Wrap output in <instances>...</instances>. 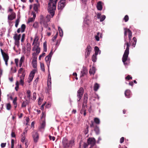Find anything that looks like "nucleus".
I'll return each mask as SVG.
<instances>
[{"mask_svg":"<svg viewBox=\"0 0 148 148\" xmlns=\"http://www.w3.org/2000/svg\"><path fill=\"white\" fill-rule=\"evenodd\" d=\"M42 102V100L41 99L40 97L38 98V104L39 105H40Z\"/></svg>","mask_w":148,"mask_h":148,"instance_id":"nucleus-53","label":"nucleus"},{"mask_svg":"<svg viewBox=\"0 0 148 148\" xmlns=\"http://www.w3.org/2000/svg\"><path fill=\"white\" fill-rule=\"evenodd\" d=\"M51 76L49 75L48 79L47 81V88L45 90V92L46 93H49L51 89Z\"/></svg>","mask_w":148,"mask_h":148,"instance_id":"nucleus-4","label":"nucleus"},{"mask_svg":"<svg viewBox=\"0 0 148 148\" xmlns=\"http://www.w3.org/2000/svg\"><path fill=\"white\" fill-rule=\"evenodd\" d=\"M6 145V143H1V146L2 147H3V148Z\"/></svg>","mask_w":148,"mask_h":148,"instance_id":"nucleus-63","label":"nucleus"},{"mask_svg":"<svg viewBox=\"0 0 148 148\" xmlns=\"http://www.w3.org/2000/svg\"><path fill=\"white\" fill-rule=\"evenodd\" d=\"M26 47L28 50H30L31 49L30 44L29 43H27Z\"/></svg>","mask_w":148,"mask_h":148,"instance_id":"nucleus-50","label":"nucleus"},{"mask_svg":"<svg viewBox=\"0 0 148 148\" xmlns=\"http://www.w3.org/2000/svg\"><path fill=\"white\" fill-rule=\"evenodd\" d=\"M23 73H24L25 75V70L23 68H21L18 71V74L22 73V75L23 74Z\"/></svg>","mask_w":148,"mask_h":148,"instance_id":"nucleus-34","label":"nucleus"},{"mask_svg":"<svg viewBox=\"0 0 148 148\" xmlns=\"http://www.w3.org/2000/svg\"><path fill=\"white\" fill-rule=\"evenodd\" d=\"M100 121H91L90 126L91 127H94L95 126L96 124H99Z\"/></svg>","mask_w":148,"mask_h":148,"instance_id":"nucleus-19","label":"nucleus"},{"mask_svg":"<svg viewBox=\"0 0 148 148\" xmlns=\"http://www.w3.org/2000/svg\"><path fill=\"white\" fill-rule=\"evenodd\" d=\"M20 17L19 18H18L17 19H16V21L15 22V26L16 27H18V25L19 22L20 21Z\"/></svg>","mask_w":148,"mask_h":148,"instance_id":"nucleus-42","label":"nucleus"},{"mask_svg":"<svg viewBox=\"0 0 148 148\" xmlns=\"http://www.w3.org/2000/svg\"><path fill=\"white\" fill-rule=\"evenodd\" d=\"M36 92H34L33 93V100H35L36 98Z\"/></svg>","mask_w":148,"mask_h":148,"instance_id":"nucleus-51","label":"nucleus"},{"mask_svg":"<svg viewBox=\"0 0 148 148\" xmlns=\"http://www.w3.org/2000/svg\"><path fill=\"white\" fill-rule=\"evenodd\" d=\"M16 17V14L15 13H12L11 14L8 16V19L10 20H12Z\"/></svg>","mask_w":148,"mask_h":148,"instance_id":"nucleus-17","label":"nucleus"},{"mask_svg":"<svg viewBox=\"0 0 148 148\" xmlns=\"http://www.w3.org/2000/svg\"><path fill=\"white\" fill-rule=\"evenodd\" d=\"M58 30L59 31L60 36L62 37L63 36V32L62 29L60 27H58Z\"/></svg>","mask_w":148,"mask_h":148,"instance_id":"nucleus-40","label":"nucleus"},{"mask_svg":"<svg viewBox=\"0 0 148 148\" xmlns=\"http://www.w3.org/2000/svg\"><path fill=\"white\" fill-rule=\"evenodd\" d=\"M45 53H42L40 55L39 57V60H41V57H42V56H45Z\"/></svg>","mask_w":148,"mask_h":148,"instance_id":"nucleus-56","label":"nucleus"},{"mask_svg":"<svg viewBox=\"0 0 148 148\" xmlns=\"http://www.w3.org/2000/svg\"><path fill=\"white\" fill-rule=\"evenodd\" d=\"M38 23L37 22H35L34 24H33V27L35 28H37L38 27Z\"/></svg>","mask_w":148,"mask_h":148,"instance_id":"nucleus-44","label":"nucleus"},{"mask_svg":"<svg viewBox=\"0 0 148 148\" xmlns=\"http://www.w3.org/2000/svg\"><path fill=\"white\" fill-rule=\"evenodd\" d=\"M95 68L94 67H92L89 71V73L90 74H94L95 73Z\"/></svg>","mask_w":148,"mask_h":148,"instance_id":"nucleus-28","label":"nucleus"},{"mask_svg":"<svg viewBox=\"0 0 148 148\" xmlns=\"http://www.w3.org/2000/svg\"><path fill=\"white\" fill-rule=\"evenodd\" d=\"M125 79L127 80H130V79H132V78L130 75H128L126 77H125Z\"/></svg>","mask_w":148,"mask_h":148,"instance_id":"nucleus-49","label":"nucleus"},{"mask_svg":"<svg viewBox=\"0 0 148 148\" xmlns=\"http://www.w3.org/2000/svg\"><path fill=\"white\" fill-rule=\"evenodd\" d=\"M129 18L127 15H126L123 18V20L125 22L129 20Z\"/></svg>","mask_w":148,"mask_h":148,"instance_id":"nucleus-45","label":"nucleus"},{"mask_svg":"<svg viewBox=\"0 0 148 148\" xmlns=\"http://www.w3.org/2000/svg\"><path fill=\"white\" fill-rule=\"evenodd\" d=\"M11 106L10 103H8L7 104L6 108L8 110H10L11 109Z\"/></svg>","mask_w":148,"mask_h":148,"instance_id":"nucleus-47","label":"nucleus"},{"mask_svg":"<svg viewBox=\"0 0 148 148\" xmlns=\"http://www.w3.org/2000/svg\"><path fill=\"white\" fill-rule=\"evenodd\" d=\"M84 90L83 88L80 87L78 90L77 94V101H79L81 99L84 93Z\"/></svg>","mask_w":148,"mask_h":148,"instance_id":"nucleus-5","label":"nucleus"},{"mask_svg":"<svg viewBox=\"0 0 148 148\" xmlns=\"http://www.w3.org/2000/svg\"><path fill=\"white\" fill-rule=\"evenodd\" d=\"M58 34V32H57L55 35L52 38V40L53 41H54V40L57 38Z\"/></svg>","mask_w":148,"mask_h":148,"instance_id":"nucleus-52","label":"nucleus"},{"mask_svg":"<svg viewBox=\"0 0 148 148\" xmlns=\"http://www.w3.org/2000/svg\"><path fill=\"white\" fill-rule=\"evenodd\" d=\"M27 132V131H26L25 132H24L22 134L21 136V142H23L25 138V134Z\"/></svg>","mask_w":148,"mask_h":148,"instance_id":"nucleus-26","label":"nucleus"},{"mask_svg":"<svg viewBox=\"0 0 148 148\" xmlns=\"http://www.w3.org/2000/svg\"><path fill=\"white\" fill-rule=\"evenodd\" d=\"M37 59L34 58V59H33L32 62L33 67L35 69L37 68Z\"/></svg>","mask_w":148,"mask_h":148,"instance_id":"nucleus-20","label":"nucleus"},{"mask_svg":"<svg viewBox=\"0 0 148 148\" xmlns=\"http://www.w3.org/2000/svg\"><path fill=\"white\" fill-rule=\"evenodd\" d=\"M62 143L63 148H69L74 145L75 140L72 138L69 141L67 138L64 137L63 139Z\"/></svg>","mask_w":148,"mask_h":148,"instance_id":"nucleus-3","label":"nucleus"},{"mask_svg":"<svg viewBox=\"0 0 148 148\" xmlns=\"http://www.w3.org/2000/svg\"><path fill=\"white\" fill-rule=\"evenodd\" d=\"M40 66L41 69V70L43 72H45V66L44 64L43 63H40Z\"/></svg>","mask_w":148,"mask_h":148,"instance_id":"nucleus-37","label":"nucleus"},{"mask_svg":"<svg viewBox=\"0 0 148 148\" xmlns=\"http://www.w3.org/2000/svg\"><path fill=\"white\" fill-rule=\"evenodd\" d=\"M17 97H15L13 99V103L14 105V107L16 109L17 106Z\"/></svg>","mask_w":148,"mask_h":148,"instance_id":"nucleus-24","label":"nucleus"},{"mask_svg":"<svg viewBox=\"0 0 148 148\" xmlns=\"http://www.w3.org/2000/svg\"><path fill=\"white\" fill-rule=\"evenodd\" d=\"M21 36V34H19L18 35L17 34H14L13 37V38L15 40L19 41Z\"/></svg>","mask_w":148,"mask_h":148,"instance_id":"nucleus-22","label":"nucleus"},{"mask_svg":"<svg viewBox=\"0 0 148 148\" xmlns=\"http://www.w3.org/2000/svg\"><path fill=\"white\" fill-rule=\"evenodd\" d=\"M99 84L96 83L95 84L94 87V90L95 91H97L99 88Z\"/></svg>","mask_w":148,"mask_h":148,"instance_id":"nucleus-35","label":"nucleus"},{"mask_svg":"<svg viewBox=\"0 0 148 148\" xmlns=\"http://www.w3.org/2000/svg\"><path fill=\"white\" fill-rule=\"evenodd\" d=\"M95 55H97L99 52V53H100L101 51L99 50V48L97 46L95 47Z\"/></svg>","mask_w":148,"mask_h":148,"instance_id":"nucleus-31","label":"nucleus"},{"mask_svg":"<svg viewBox=\"0 0 148 148\" xmlns=\"http://www.w3.org/2000/svg\"><path fill=\"white\" fill-rule=\"evenodd\" d=\"M26 28V26L24 24H22L21 26V28H19L17 30V32L18 33H19L21 32H23L25 31V29Z\"/></svg>","mask_w":148,"mask_h":148,"instance_id":"nucleus-14","label":"nucleus"},{"mask_svg":"<svg viewBox=\"0 0 148 148\" xmlns=\"http://www.w3.org/2000/svg\"><path fill=\"white\" fill-rule=\"evenodd\" d=\"M58 1V0H49L48 1V11L52 17H53L55 14Z\"/></svg>","mask_w":148,"mask_h":148,"instance_id":"nucleus-2","label":"nucleus"},{"mask_svg":"<svg viewBox=\"0 0 148 148\" xmlns=\"http://www.w3.org/2000/svg\"><path fill=\"white\" fill-rule=\"evenodd\" d=\"M124 138L123 137H122L120 139V143H122L124 141Z\"/></svg>","mask_w":148,"mask_h":148,"instance_id":"nucleus-59","label":"nucleus"},{"mask_svg":"<svg viewBox=\"0 0 148 148\" xmlns=\"http://www.w3.org/2000/svg\"><path fill=\"white\" fill-rule=\"evenodd\" d=\"M36 71V69L35 70H33L30 73L29 75V77H32L33 78L34 77L35 73V72Z\"/></svg>","mask_w":148,"mask_h":148,"instance_id":"nucleus-33","label":"nucleus"},{"mask_svg":"<svg viewBox=\"0 0 148 148\" xmlns=\"http://www.w3.org/2000/svg\"><path fill=\"white\" fill-rule=\"evenodd\" d=\"M94 131H95L97 134H98L99 133V128L97 125L95 126L94 129Z\"/></svg>","mask_w":148,"mask_h":148,"instance_id":"nucleus-41","label":"nucleus"},{"mask_svg":"<svg viewBox=\"0 0 148 148\" xmlns=\"http://www.w3.org/2000/svg\"><path fill=\"white\" fill-rule=\"evenodd\" d=\"M102 2L101 1L98 2L97 5V8L98 10L101 11L102 9Z\"/></svg>","mask_w":148,"mask_h":148,"instance_id":"nucleus-18","label":"nucleus"},{"mask_svg":"<svg viewBox=\"0 0 148 148\" xmlns=\"http://www.w3.org/2000/svg\"><path fill=\"white\" fill-rule=\"evenodd\" d=\"M66 5V0H61L58 3V9L62 10Z\"/></svg>","mask_w":148,"mask_h":148,"instance_id":"nucleus-7","label":"nucleus"},{"mask_svg":"<svg viewBox=\"0 0 148 148\" xmlns=\"http://www.w3.org/2000/svg\"><path fill=\"white\" fill-rule=\"evenodd\" d=\"M137 41V40L135 37H134L132 41V46L133 47H135Z\"/></svg>","mask_w":148,"mask_h":148,"instance_id":"nucleus-32","label":"nucleus"},{"mask_svg":"<svg viewBox=\"0 0 148 148\" xmlns=\"http://www.w3.org/2000/svg\"><path fill=\"white\" fill-rule=\"evenodd\" d=\"M35 19L33 18H31L28 19V23L32 22L34 21Z\"/></svg>","mask_w":148,"mask_h":148,"instance_id":"nucleus-48","label":"nucleus"},{"mask_svg":"<svg viewBox=\"0 0 148 148\" xmlns=\"http://www.w3.org/2000/svg\"><path fill=\"white\" fill-rule=\"evenodd\" d=\"M40 7V5L39 3L34 4V10L35 12H36V13L38 12V9Z\"/></svg>","mask_w":148,"mask_h":148,"instance_id":"nucleus-21","label":"nucleus"},{"mask_svg":"<svg viewBox=\"0 0 148 148\" xmlns=\"http://www.w3.org/2000/svg\"><path fill=\"white\" fill-rule=\"evenodd\" d=\"M88 99V95L86 93H85L83 101L82 103V108H85L86 106Z\"/></svg>","mask_w":148,"mask_h":148,"instance_id":"nucleus-10","label":"nucleus"},{"mask_svg":"<svg viewBox=\"0 0 148 148\" xmlns=\"http://www.w3.org/2000/svg\"><path fill=\"white\" fill-rule=\"evenodd\" d=\"M29 104V103L27 101V100L26 99V100L25 101H23V102L21 106V107L22 108H25L26 106L28 105Z\"/></svg>","mask_w":148,"mask_h":148,"instance_id":"nucleus-25","label":"nucleus"},{"mask_svg":"<svg viewBox=\"0 0 148 148\" xmlns=\"http://www.w3.org/2000/svg\"><path fill=\"white\" fill-rule=\"evenodd\" d=\"M33 78L29 77L28 78L27 82L28 83H30L32 80Z\"/></svg>","mask_w":148,"mask_h":148,"instance_id":"nucleus-57","label":"nucleus"},{"mask_svg":"<svg viewBox=\"0 0 148 148\" xmlns=\"http://www.w3.org/2000/svg\"><path fill=\"white\" fill-rule=\"evenodd\" d=\"M91 47L90 46L88 45H87L86 48L85 49V57L87 58V57L89 56L91 51Z\"/></svg>","mask_w":148,"mask_h":148,"instance_id":"nucleus-9","label":"nucleus"},{"mask_svg":"<svg viewBox=\"0 0 148 148\" xmlns=\"http://www.w3.org/2000/svg\"><path fill=\"white\" fill-rule=\"evenodd\" d=\"M25 59L24 57V56L22 57L20 60L19 66L20 67H21L22 65L23 62L24 61Z\"/></svg>","mask_w":148,"mask_h":148,"instance_id":"nucleus-30","label":"nucleus"},{"mask_svg":"<svg viewBox=\"0 0 148 148\" xmlns=\"http://www.w3.org/2000/svg\"><path fill=\"white\" fill-rule=\"evenodd\" d=\"M32 14L33 15V17L32 18H34V19H35L36 17V14L35 12H33L32 13Z\"/></svg>","mask_w":148,"mask_h":148,"instance_id":"nucleus-62","label":"nucleus"},{"mask_svg":"<svg viewBox=\"0 0 148 148\" xmlns=\"http://www.w3.org/2000/svg\"><path fill=\"white\" fill-rule=\"evenodd\" d=\"M15 45L17 46L18 47L20 45L19 41L15 40Z\"/></svg>","mask_w":148,"mask_h":148,"instance_id":"nucleus-58","label":"nucleus"},{"mask_svg":"<svg viewBox=\"0 0 148 148\" xmlns=\"http://www.w3.org/2000/svg\"><path fill=\"white\" fill-rule=\"evenodd\" d=\"M52 54V51H51L49 55L45 58V60L47 63H48L50 62Z\"/></svg>","mask_w":148,"mask_h":148,"instance_id":"nucleus-12","label":"nucleus"},{"mask_svg":"<svg viewBox=\"0 0 148 148\" xmlns=\"http://www.w3.org/2000/svg\"><path fill=\"white\" fill-rule=\"evenodd\" d=\"M43 47L44 51L45 52H46L47 51V45L46 42H45L43 43Z\"/></svg>","mask_w":148,"mask_h":148,"instance_id":"nucleus-36","label":"nucleus"},{"mask_svg":"<svg viewBox=\"0 0 148 148\" xmlns=\"http://www.w3.org/2000/svg\"><path fill=\"white\" fill-rule=\"evenodd\" d=\"M1 51L3 58V60L5 62V64L6 66H8V61L9 59V56L8 54L4 52L1 49Z\"/></svg>","mask_w":148,"mask_h":148,"instance_id":"nucleus-6","label":"nucleus"},{"mask_svg":"<svg viewBox=\"0 0 148 148\" xmlns=\"http://www.w3.org/2000/svg\"><path fill=\"white\" fill-rule=\"evenodd\" d=\"M97 18L98 19H100V21L102 22L106 18V17L105 15H101V14L98 13L97 14Z\"/></svg>","mask_w":148,"mask_h":148,"instance_id":"nucleus-13","label":"nucleus"},{"mask_svg":"<svg viewBox=\"0 0 148 148\" xmlns=\"http://www.w3.org/2000/svg\"><path fill=\"white\" fill-rule=\"evenodd\" d=\"M99 33L98 32L97 33V35L95 36V38L97 41H98L99 40Z\"/></svg>","mask_w":148,"mask_h":148,"instance_id":"nucleus-46","label":"nucleus"},{"mask_svg":"<svg viewBox=\"0 0 148 148\" xmlns=\"http://www.w3.org/2000/svg\"><path fill=\"white\" fill-rule=\"evenodd\" d=\"M124 41L125 43L124 44L125 45L127 46V47L125 51L124 54L122 58V61L125 64L127 61L129 54V49L131 39L132 36V32L131 31L128 29L124 28Z\"/></svg>","mask_w":148,"mask_h":148,"instance_id":"nucleus-1","label":"nucleus"},{"mask_svg":"<svg viewBox=\"0 0 148 148\" xmlns=\"http://www.w3.org/2000/svg\"><path fill=\"white\" fill-rule=\"evenodd\" d=\"M39 43H38V45H37V44L34 45L32 49L33 51H34V49L36 48L35 51H36V53H37L38 54L40 51V48L39 46Z\"/></svg>","mask_w":148,"mask_h":148,"instance_id":"nucleus-15","label":"nucleus"},{"mask_svg":"<svg viewBox=\"0 0 148 148\" xmlns=\"http://www.w3.org/2000/svg\"><path fill=\"white\" fill-rule=\"evenodd\" d=\"M38 39L37 37H35V38L34 39V41L33 43V45H38V44L37 43Z\"/></svg>","mask_w":148,"mask_h":148,"instance_id":"nucleus-38","label":"nucleus"},{"mask_svg":"<svg viewBox=\"0 0 148 148\" xmlns=\"http://www.w3.org/2000/svg\"><path fill=\"white\" fill-rule=\"evenodd\" d=\"M87 73V71L86 69L84 68L82 71H81V74L82 75L81 76H84L85 75H86Z\"/></svg>","mask_w":148,"mask_h":148,"instance_id":"nucleus-29","label":"nucleus"},{"mask_svg":"<svg viewBox=\"0 0 148 148\" xmlns=\"http://www.w3.org/2000/svg\"><path fill=\"white\" fill-rule=\"evenodd\" d=\"M11 136L12 137H15L16 136V135L15 134V133L13 132L12 131V132L11 134Z\"/></svg>","mask_w":148,"mask_h":148,"instance_id":"nucleus-61","label":"nucleus"},{"mask_svg":"<svg viewBox=\"0 0 148 148\" xmlns=\"http://www.w3.org/2000/svg\"><path fill=\"white\" fill-rule=\"evenodd\" d=\"M82 112H84V116H85L86 114V110L85 109V108H82V110H81V113H82Z\"/></svg>","mask_w":148,"mask_h":148,"instance_id":"nucleus-54","label":"nucleus"},{"mask_svg":"<svg viewBox=\"0 0 148 148\" xmlns=\"http://www.w3.org/2000/svg\"><path fill=\"white\" fill-rule=\"evenodd\" d=\"M46 125V123L45 121H44L41 123L40 126L39 127V129L40 130L42 129H44Z\"/></svg>","mask_w":148,"mask_h":148,"instance_id":"nucleus-27","label":"nucleus"},{"mask_svg":"<svg viewBox=\"0 0 148 148\" xmlns=\"http://www.w3.org/2000/svg\"><path fill=\"white\" fill-rule=\"evenodd\" d=\"M25 34H22V38H21V41L22 42H23L24 41V39H25Z\"/></svg>","mask_w":148,"mask_h":148,"instance_id":"nucleus-55","label":"nucleus"},{"mask_svg":"<svg viewBox=\"0 0 148 148\" xmlns=\"http://www.w3.org/2000/svg\"><path fill=\"white\" fill-rule=\"evenodd\" d=\"M87 143L88 145H90V146H94L95 144L96 141L94 138H89L87 140Z\"/></svg>","mask_w":148,"mask_h":148,"instance_id":"nucleus-8","label":"nucleus"},{"mask_svg":"<svg viewBox=\"0 0 148 148\" xmlns=\"http://www.w3.org/2000/svg\"><path fill=\"white\" fill-rule=\"evenodd\" d=\"M49 139L50 140H52L53 141H54L55 140V138L54 136H51L50 135L49 136Z\"/></svg>","mask_w":148,"mask_h":148,"instance_id":"nucleus-60","label":"nucleus"},{"mask_svg":"<svg viewBox=\"0 0 148 148\" xmlns=\"http://www.w3.org/2000/svg\"><path fill=\"white\" fill-rule=\"evenodd\" d=\"M25 76V74L23 73V74L20 76V83L22 86H23L24 85V80Z\"/></svg>","mask_w":148,"mask_h":148,"instance_id":"nucleus-16","label":"nucleus"},{"mask_svg":"<svg viewBox=\"0 0 148 148\" xmlns=\"http://www.w3.org/2000/svg\"><path fill=\"white\" fill-rule=\"evenodd\" d=\"M14 139H12L11 140V145L12 146V147L14 146Z\"/></svg>","mask_w":148,"mask_h":148,"instance_id":"nucleus-64","label":"nucleus"},{"mask_svg":"<svg viewBox=\"0 0 148 148\" xmlns=\"http://www.w3.org/2000/svg\"><path fill=\"white\" fill-rule=\"evenodd\" d=\"M97 55L93 54L92 56V60L93 62H95L97 60Z\"/></svg>","mask_w":148,"mask_h":148,"instance_id":"nucleus-39","label":"nucleus"},{"mask_svg":"<svg viewBox=\"0 0 148 148\" xmlns=\"http://www.w3.org/2000/svg\"><path fill=\"white\" fill-rule=\"evenodd\" d=\"M131 91L129 90H127L125 92V95L127 98H129L130 97Z\"/></svg>","mask_w":148,"mask_h":148,"instance_id":"nucleus-23","label":"nucleus"},{"mask_svg":"<svg viewBox=\"0 0 148 148\" xmlns=\"http://www.w3.org/2000/svg\"><path fill=\"white\" fill-rule=\"evenodd\" d=\"M38 54L37 53L35 52H34L32 53V58L33 59H34V58H35L36 59H37V57L36 56L38 55Z\"/></svg>","mask_w":148,"mask_h":148,"instance_id":"nucleus-43","label":"nucleus"},{"mask_svg":"<svg viewBox=\"0 0 148 148\" xmlns=\"http://www.w3.org/2000/svg\"><path fill=\"white\" fill-rule=\"evenodd\" d=\"M39 134L37 132H34L33 134L32 137L34 142L36 143L39 139Z\"/></svg>","mask_w":148,"mask_h":148,"instance_id":"nucleus-11","label":"nucleus"}]
</instances>
